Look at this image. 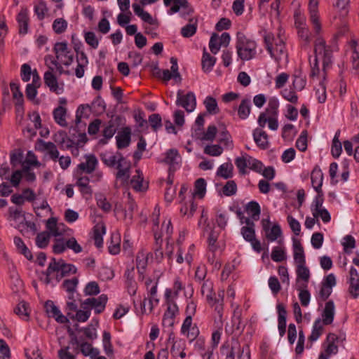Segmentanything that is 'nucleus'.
Wrapping results in <instances>:
<instances>
[{"label": "nucleus", "mask_w": 359, "mask_h": 359, "mask_svg": "<svg viewBox=\"0 0 359 359\" xmlns=\"http://www.w3.org/2000/svg\"><path fill=\"white\" fill-rule=\"evenodd\" d=\"M34 11L40 20L44 18L48 12V8L43 0H38L34 6Z\"/></svg>", "instance_id": "nucleus-57"}, {"label": "nucleus", "mask_w": 359, "mask_h": 359, "mask_svg": "<svg viewBox=\"0 0 359 359\" xmlns=\"http://www.w3.org/2000/svg\"><path fill=\"white\" fill-rule=\"evenodd\" d=\"M53 51L55 58L51 55L45 57V64H50L55 68V72L59 74H69L68 70H65L64 67H68L74 61V54L68 48L66 42H57L54 45Z\"/></svg>", "instance_id": "nucleus-1"}, {"label": "nucleus", "mask_w": 359, "mask_h": 359, "mask_svg": "<svg viewBox=\"0 0 359 359\" xmlns=\"http://www.w3.org/2000/svg\"><path fill=\"white\" fill-rule=\"evenodd\" d=\"M204 232L208 233V249L212 252H215L222 249L221 242L218 241L219 231H216L213 226L207 224L203 229Z\"/></svg>", "instance_id": "nucleus-9"}, {"label": "nucleus", "mask_w": 359, "mask_h": 359, "mask_svg": "<svg viewBox=\"0 0 359 359\" xmlns=\"http://www.w3.org/2000/svg\"><path fill=\"white\" fill-rule=\"evenodd\" d=\"M219 142L223 144L226 147L232 148L233 141L225 126L223 124L219 125Z\"/></svg>", "instance_id": "nucleus-38"}, {"label": "nucleus", "mask_w": 359, "mask_h": 359, "mask_svg": "<svg viewBox=\"0 0 359 359\" xmlns=\"http://www.w3.org/2000/svg\"><path fill=\"white\" fill-rule=\"evenodd\" d=\"M15 313L22 320H28L29 318V309L27 304L22 301L15 309Z\"/></svg>", "instance_id": "nucleus-46"}, {"label": "nucleus", "mask_w": 359, "mask_h": 359, "mask_svg": "<svg viewBox=\"0 0 359 359\" xmlns=\"http://www.w3.org/2000/svg\"><path fill=\"white\" fill-rule=\"evenodd\" d=\"M85 162L79 163L77 166V172L81 171L90 174L93 172L98 163L97 158L94 155H87L85 156Z\"/></svg>", "instance_id": "nucleus-17"}, {"label": "nucleus", "mask_w": 359, "mask_h": 359, "mask_svg": "<svg viewBox=\"0 0 359 359\" xmlns=\"http://www.w3.org/2000/svg\"><path fill=\"white\" fill-rule=\"evenodd\" d=\"M13 241L18 251L22 254L27 259L31 260L32 259V255L20 237L16 236L14 238Z\"/></svg>", "instance_id": "nucleus-48"}, {"label": "nucleus", "mask_w": 359, "mask_h": 359, "mask_svg": "<svg viewBox=\"0 0 359 359\" xmlns=\"http://www.w3.org/2000/svg\"><path fill=\"white\" fill-rule=\"evenodd\" d=\"M193 248V245L188 247H180L177 256V262L179 264L186 263L187 265H190L192 261L191 251Z\"/></svg>", "instance_id": "nucleus-19"}, {"label": "nucleus", "mask_w": 359, "mask_h": 359, "mask_svg": "<svg viewBox=\"0 0 359 359\" xmlns=\"http://www.w3.org/2000/svg\"><path fill=\"white\" fill-rule=\"evenodd\" d=\"M61 224L57 223V219L55 217L48 219L46 222V229H48V233L50 236L57 237L62 234V230L60 228Z\"/></svg>", "instance_id": "nucleus-32"}, {"label": "nucleus", "mask_w": 359, "mask_h": 359, "mask_svg": "<svg viewBox=\"0 0 359 359\" xmlns=\"http://www.w3.org/2000/svg\"><path fill=\"white\" fill-rule=\"evenodd\" d=\"M116 167L118 170L116 178L121 180L123 184L126 183L130 177V163L123 157Z\"/></svg>", "instance_id": "nucleus-13"}, {"label": "nucleus", "mask_w": 359, "mask_h": 359, "mask_svg": "<svg viewBox=\"0 0 359 359\" xmlns=\"http://www.w3.org/2000/svg\"><path fill=\"white\" fill-rule=\"evenodd\" d=\"M46 65L48 67V70L44 74L45 84L49 87L50 90L58 93L60 88L58 86L56 76L53 74L55 68L50 65V64H46Z\"/></svg>", "instance_id": "nucleus-14"}, {"label": "nucleus", "mask_w": 359, "mask_h": 359, "mask_svg": "<svg viewBox=\"0 0 359 359\" xmlns=\"http://www.w3.org/2000/svg\"><path fill=\"white\" fill-rule=\"evenodd\" d=\"M250 113V100L244 99L241 101L238 109V114L241 119H245Z\"/></svg>", "instance_id": "nucleus-47"}, {"label": "nucleus", "mask_w": 359, "mask_h": 359, "mask_svg": "<svg viewBox=\"0 0 359 359\" xmlns=\"http://www.w3.org/2000/svg\"><path fill=\"white\" fill-rule=\"evenodd\" d=\"M148 256L149 253L143 250L137 253L136 257V265L140 271L146 268L147 265Z\"/></svg>", "instance_id": "nucleus-52"}, {"label": "nucleus", "mask_w": 359, "mask_h": 359, "mask_svg": "<svg viewBox=\"0 0 359 359\" xmlns=\"http://www.w3.org/2000/svg\"><path fill=\"white\" fill-rule=\"evenodd\" d=\"M160 215L159 209L156 207L154 212V216L156 217L153 219L154 227L153 231L156 240L161 238L163 236H166V238L169 239L172 233V226L170 219L164 221L162 224L161 230L158 231V216Z\"/></svg>", "instance_id": "nucleus-6"}, {"label": "nucleus", "mask_w": 359, "mask_h": 359, "mask_svg": "<svg viewBox=\"0 0 359 359\" xmlns=\"http://www.w3.org/2000/svg\"><path fill=\"white\" fill-rule=\"evenodd\" d=\"M223 150L219 144H210L204 148V153L211 156H219L223 153Z\"/></svg>", "instance_id": "nucleus-58"}, {"label": "nucleus", "mask_w": 359, "mask_h": 359, "mask_svg": "<svg viewBox=\"0 0 359 359\" xmlns=\"http://www.w3.org/2000/svg\"><path fill=\"white\" fill-rule=\"evenodd\" d=\"M349 288L350 294L356 298L359 295V274L357 270L353 267L351 268L349 272Z\"/></svg>", "instance_id": "nucleus-16"}, {"label": "nucleus", "mask_w": 359, "mask_h": 359, "mask_svg": "<svg viewBox=\"0 0 359 359\" xmlns=\"http://www.w3.org/2000/svg\"><path fill=\"white\" fill-rule=\"evenodd\" d=\"M264 39L267 51L276 62L279 63L280 61L287 60V53L285 42L280 34L275 36L271 33H266Z\"/></svg>", "instance_id": "nucleus-2"}, {"label": "nucleus", "mask_w": 359, "mask_h": 359, "mask_svg": "<svg viewBox=\"0 0 359 359\" xmlns=\"http://www.w3.org/2000/svg\"><path fill=\"white\" fill-rule=\"evenodd\" d=\"M53 116L55 122L62 127H67V122L66 120L67 117V109L62 106H59L55 108L53 111Z\"/></svg>", "instance_id": "nucleus-30"}, {"label": "nucleus", "mask_w": 359, "mask_h": 359, "mask_svg": "<svg viewBox=\"0 0 359 359\" xmlns=\"http://www.w3.org/2000/svg\"><path fill=\"white\" fill-rule=\"evenodd\" d=\"M90 316V311L88 309L82 308L76 311L75 316H72V319H75L79 322H86Z\"/></svg>", "instance_id": "nucleus-61"}, {"label": "nucleus", "mask_w": 359, "mask_h": 359, "mask_svg": "<svg viewBox=\"0 0 359 359\" xmlns=\"http://www.w3.org/2000/svg\"><path fill=\"white\" fill-rule=\"evenodd\" d=\"M233 166L231 163H224L218 168L217 175L224 179L231 178L233 176Z\"/></svg>", "instance_id": "nucleus-35"}, {"label": "nucleus", "mask_w": 359, "mask_h": 359, "mask_svg": "<svg viewBox=\"0 0 359 359\" xmlns=\"http://www.w3.org/2000/svg\"><path fill=\"white\" fill-rule=\"evenodd\" d=\"M11 90L13 94V98L15 102V104L18 106V110L22 108V105L23 103V95L22 93L19 90V86L15 83H10Z\"/></svg>", "instance_id": "nucleus-42"}, {"label": "nucleus", "mask_w": 359, "mask_h": 359, "mask_svg": "<svg viewBox=\"0 0 359 359\" xmlns=\"http://www.w3.org/2000/svg\"><path fill=\"white\" fill-rule=\"evenodd\" d=\"M9 217L10 218L15 221L18 224V229L23 232L24 229L21 228V225L23 226L24 222L25 220V214L22 210L20 208H9Z\"/></svg>", "instance_id": "nucleus-26"}, {"label": "nucleus", "mask_w": 359, "mask_h": 359, "mask_svg": "<svg viewBox=\"0 0 359 359\" xmlns=\"http://www.w3.org/2000/svg\"><path fill=\"white\" fill-rule=\"evenodd\" d=\"M311 184L318 194H322L321 187L323 181V174L320 168H315L311 174Z\"/></svg>", "instance_id": "nucleus-23"}, {"label": "nucleus", "mask_w": 359, "mask_h": 359, "mask_svg": "<svg viewBox=\"0 0 359 359\" xmlns=\"http://www.w3.org/2000/svg\"><path fill=\"white\" fill-rule=\"evenodd\" d=\"M245 222L247 226H243L241 229V233L246 241L250 242L255 238V233L254 230L255 224L249 218H246Z\"/></svg>", "instance_id": "nucleus-33"}, {"label": "nucleus", "mask_w": 359, "mask_h": 359, "mask_svg": "<svg viewBox=\"0 0 359 359\" xmlns=\"http://www.w3.org/2000/svg\"><path fill=\"white\" fill-rule=\"evenodd\" d=\"M41 86L40 77L36 72L34 70L33 75V80L32 83H29L27 86L26 88V95L28 99L33 100L36 94H37V88Z\"/></svg>", "instance_id": "nucleus-20"}, {"label": "nucleus", "mask_w": 359, "mask_h": 359, "mask_svg": "<svg viewBox=\"0 0 359 359\" xmlns=\"http://www.w3.org/2000/svg\"><path fill=\"white\" fill-rule=\"evenodd\" d=\"M247 212L252 216L253 219L257 220L260 214V207L256 202H250L247 205Z\"/></svg>", "instance_id": "nucleus-60"}, {"label": "nucleus", "mask_w": 359, "mask_h": 359, "mask_svg": "<svg viewBox=\"0 0 359 359\" xmlns=\"http://www.w3.org/2000/svg\"><path fill=\"white\" fill-rule=\"evenodd\" d=\"M209 48L212 53L216 55L220 50L221 45L219 44V36L214 33L210 37L209 42Z\"/></svg>", "instance_id": "nucleus-62"}, {"label": "nucleus", "mask_w": 359, "mask_h": 359, "mask_svg": "<svg viewBox=\"0 0 359 359\" xmlns=\"http://www.w3.org/2000/svg\"><path fill=\"white\" fill-rule=\"evenodd\" d=\"M314 53H315V65H317L318 59L323 60V72L325 71L326 68L330 66L332 63V50L331 48L326 45L325 41L323 39L318 37L316 39L314 44ZM325 73L323 72V77L325 79Z\"/></svg>", "instance_id": "nucleus-5"}, {"label": "nucleus", "mask_w": 359, "mask_h": 359, "mask_svg": "<svg viewBox=\"0 0 359 359\" xmlns=\"http://www.w3.org/2000/svg\"><path fill=\"white\" fill-rule=\"evenodd\" d=\"M271 259L276 262H280L286 259L285 250L280 247H275L271 252Z\"/></svg>", "instance_id": "nucleus-63"}, {"label": "nucleus", "mask_w": 359, "mask_h": 359, "mask_svg": "<svg viewBox=\"0 0 359 359\" xmlns=\"http://www.w3.org/2000/svg\"><path fill=\"white\" fill-rule=\"evenodd\" d=\"M253 137L255 142L260 148L264 149L268 147V135L262 129H255L253 132Z\"/></svg>", "instance_id": "nucleus-27"}, {"label": "nucleus", "mask_w": 359, "mask_h": 359, "mask_svg": "<svg viewBox=\"0 0 359 359\" xmlns=\"http://www.w3.org/2000/svg\"><path fill=\"white\" fill-rule=\"evenodd\" d=\"M196 210V205L194 204L193 198H190L187 201L182 203L180 212L183 216L191 217Z\"/></svg>", "instance_id": "nucleus-34"}, {"label": "nucleus", "mask_w": 359, "mask_h": 359, "mask_svg": "<svg viewBox=\"0 0 359 359\" xmlns=\"http://www.w3.org/2000/svg\"><path fill=\"white\" fill-rule=\"evenodd\" d=\"M216 60L217 59L215 57L211 56L205 50H204L201 60L202 69L205 72H210L216 62Z\"/></svg>", "instance_id": "nucleus-31"}, {"label": "nucleus", "mask_w": 359, "mask_h": 359, "mask_svg": "<svg viewBox=\"0 0 359 359\" xmlns=\"http://www.w3.org/2000/svg\"><path fill=\"white\" fill-rule=\"evenodd\" d=\"M224 291L221 290L218 292L217 295H211V299H207L209 304L215 309L219 316V321L220 326L222 325V311L224 304Z\"/></svg>", "instance_id": "nucleus-11"}, {"label": "nucleus", "mask_w": 359, "mask_h": 359, "mask_svg": "<svg viewBox=\"0 0 359 359\" xmlns=\"http://www.w3.org/2000/svg\"><path fill=\"white\" fill-rule=\"evenodd\" d=\"M266 238L269 241H275L282 236V231L278 224H275L265 231Z\"/></svg>", "instance_id": "nucleus-45"}, {"label": "nucleus", "mask_w": 359, "mask_h": 359, "mask_svg": "<svg viewBox=\"0 0 359 359\" xmlns=\"http://www.w3.org/2000/svg\"><path fill=\"white\" fill-rule=\"evenodd\" d=\"M80 348L82 354L85 356H89L90 358L100 354L99 350L93 348L92 345L88 342L81 343Z\"/></svg>", "instance_id": "nucleus-50"}, {"label": "nucleus", "mask_w": 359, "mask_h": 359, "mask_svg": "<svg viewBox=\"0 0 359 359\" xmlns=\"http://www.w3.org/2000/svg\"><path fill=\"white\" fill-rule=\"evenodd\" d=\"M205 106L206 107L207 111L210 114H217L219 111V109L217 107V101L212 97H207L204 101Z\"/></svg>", "instance_id": "nucleus-59"}, {"label": "nucleus", "mask_w": 359, "mask_h": 359, "mask_svg": "<svg viewBox=\"0 0 359 359\" xmlns=\"http://www.w3.org/2000/svg\"><path fill=\"white\" fill-rule=\"evenodd\" d=\"M136 172L137 175L133 176L130 181V184L135 190L140 191L146 189V187H144L143 184V177L140 171L137 170Z\"/></svg>", "instance_id": "nucleus-54"}, {"label": "nucleus", "mask_w": 359, "mask_h": 359, "mask_svg": "<svg viewBox=\"0 0 359 359\" xmlns=\"http://www.w3.org/2000/svg\"><path fill=\"white\" fill-rule=\"evenodd\" d=\"M323 331V324L320 319H318L315 321L313 330L309 339L311 341H316L319 337L322 334Z\"/></svg>", "instance_id": "nucleus-49"}, {"label": "nucleus", "mask_w": 359, "mask_h": 359, "mask_svg": "<svg viewBox=\"0 0 359 359\" xmlns=\"http://www.w3.org/2000/svg\"><path fill=\"white\" fill-rule=\"evenodd\" d=\"M40 146L41 149L46 151L53 161H56L59 157V151L54 143L41 140L40 142Z\"/></svg>", "instance_id": "nucleus-29"}, {"label": "nucleus", "mask_w": 359, "mask_h": 359, "mask_svg": "<svg viewBox=\"0 0 359 359\" xmlns=\"http://www.w3.org/2000/svg\"><path fill=\"white\" fill-rule=\"evenodd\" d=\"M165 295L167 299L168 309L164 315L174 318L178 311V308L177 305L172 302V299H171L172 294L170 289L166 290Z\"/></svg>", "instance_id": "nucleus-39"}, {"label": "nucleus", "mask_w": 359, "mask_h": 359, "mask_svg": "<svg viewBox=\"0 0 359 359\" xmlns=\"http://www.w3.org/2000/svg\"><path fill=\"white\" fill-rule=\"evenodd\" d=\"M170 62L172 64L170 71L168 69L163 70L162 79L164 81H169L171 79H173L177 83H180L182 77L178 71L177 60L175 57H171Z\"/></svg>", "instance_id": "nucleus-15"}, {"label": "nucleus", "mask_w": 359, "mask_h": 359, "mask_svg": "<svg viewBox=\"0 0 359 359\" xmlns=\"http://www.w3.org/2000/svg\"><path fill=\"white\" fill-rule=\"evenodd\" d=\"M338 337L336 334L330 333L327 337V345L323 352H322L318 359H328L330 355H334L338 352V346L335 344Z\"/></svg>", "instance_id": "nucleus-12"}, {"label": "nucleus", "mask_w": 359, "mask_h": 359, "mask_svg": "<svg viewBox=\"0 0 359 359\" xmlns=\"http://www.w3.org/2000/svg\"><path fill=\"white\" fill-rule=\"evenodd\" d=\"M106 232L105 226L103 222H98L93 228V239L95 245L98 248H102L103 244L102 236Z\"/></svg>", "instance_id": "nucleus-25"}, {"label": "nucleus", "mask_w": 359, "mask_h": 359, "mask_svg": "<svg viewBox=\"0 0 359 359\" xmlns=\"http://www.w3.org/2000/svg\"><path fill=\"white\" fill-rule=\"evenodd\" d=\"M220 337H221V333L219 330H217L212 333V340H211V346L210 347H208L207 351L204 354H202V356L205 359L210 358V357L212 354L213 349L217 346V345L219 342Z\"/></svg>", "instance_id": "nucleus-37"}, {"label": "nucleus", "mask_w": 359, "mask_h": 359, "mask_svg": "<svg viewBox=\"0 0 359 359\" xmlns=\"http://www.w3.org/2000/svg\"><path fill=\"white\" fill-rule=\"evenodd\" d=\"M45 309L48 316L54 318L57 322L60 323H65L69 321L67 317L61 313L59 309L54 304L52 301H47L46 302Z\"/></svg>", "instance_id": "nucleus-18"}, {"label": "nucleus", "mask_w": 359, "mask_h": 359, "mask_svg": "<svg viewBox=\"0 0 359 359\" xmlns=\"http://www.w3.org/2000/svg\"><path fill=\"white\" fill-rule=\"evenodd\" d=\"M90 180L86 176L79 177L76 182V185L79 187L81 192L83 194L90 196L92 194L91 187L89 186Z\"/></svg>", "instance_id": "nucleus-41"}, {"label": "nucleus", "mask_w": 359, "mask_h": 359, "mask_svg": "<svg viewBox=\"0 0 359 359\" xmlns=\"http://www.w3.org/2000/svg\"><path fill=\"white\" fill-rule=\"evenodd\" d=\"M206 191V182L204 179L199 178L196 181L194 196L203 198Z\"/></svg>", "instance_id": "nucleus-56"}, {"label": "nucleus", "mask_w": 359, "mask_h": 359, "mask_svg": "<svg viewBox=\"0 0 359 359\" xmlns=\"http://www.w3.org/2000/svg\"><path fill=\"white\" fill-rule=\"evenodd\" d=\"M339 132H337L335 134V135L333 138V140H332L331 152H332V155L334 158H338L341 155V153L342 151L341 143L339 140Z\"/></svg>", "instance_id": "nucleus-55"}, {"label": "nucleus", "mask_w": 359, "mask_h": 359, "mask_svg": "<svg viewBox=\"0 0 359 359\" xmlns=\"http://www.w3.org/2000/svg\"><path fill=\"white\" fill-rule=\"evenodd\" d=\"M60 264H61L60 260L57 262L55 260V259H52L51 262L49 264L47 271L44 273L46 277L43 280V282L46 284H49L50 283V276L51 275V273H53V272H55V271H57V272L60 271Z\"/></svg>", "instance_id": "nucleus-43"}, {"label": "nucleus", "mask_w": 359, "mask_h": 359, "mask_svg": "<svg viewBox=\"0 0 359 359\" xmlns=\"http://www.w3.org/2000/svg\"><path fill=\"white\" fill-rule=\"evenodd\" d=\"M316 97L320 103H324L327 99L326 86L323 81L319 82L315 88Z\"/></svg>", "instance_id": "nucleus-53"}, {"label": "nucleus", "mask_w": 359, "mask_h": 359, "mask_svg": "<svg viewBox=\"0 0 359 359\" xmlns=\"http://www.w3.org/2000/svg\"><path fill=\"white\" fill-rule=\"evenodd\" d=\"M152 283V281L151 280H147L146 281V285L147 289L149 290V292L150 294V299L148 302V310L149 311H151L153 309V302H155L156 304L158 303V299L156 298V287H157V283L154 282L153 283L151 288L149 289V285Z\"/></svg>", "instance_id": "nucleus-36"}, {"label": "nucleus", "mask_w": 359, "mask_h": 359, "mask_svg": "<svg viewBox=\"0 0 359 359\" xmlns=\"http://www.w3.org/2000/svg\"><path fill=\"white\" fill-rule=\"evenodd\" d=\"M131 130L128 127L123 128L116 137L118 149L126 147L130 142Z\"/></svg>", "instance_id": "nucleus-21"}, {"label": "nucleus", "mask_w": 359, "mask_h": 359, "mask_svg": "<svg viewBox=\"0 0 359 359\" xmlns=\"http://www.w3.org/2000/svg\"><path fill=\"white\" fill-rule=\"evenodd\" d=\"M181 157L176 149H170L166 153V156L164 159V162L169 164L170 167H174L175 165L179 164L180 162Z\"/></svg>", "instance_id": "nucleus-44"}, {"label": "nucleus", "mask_w": 359, "mask_h": 359, "mask_svg": "<svg viewBox=\"0 0 359 359\" xmlns=\"http://www.w3.org/2000/svg\"><path fill=\"white\" fill-rule=\"evenodd\" d=\"M296 272L297 276V281H303L302 287H306V284L310 279V271L309 268L306 266V264L297 265Z\"/></svg>", "instance_id": "nucleus-28"}, {"label": "nucleus", "mask_w": 359, "mask_h": 359, "mask_svg": "<svg viewBox=\"0 0 359 359\" xmlns=\"http://www.w3.org/2000/svg\"><path fill=\"white\" fill-rule=\"evenodd\" d=\"M279 107L278 100L276 98H272L269 101L268 107L265 112L260 114L258 118V124L264 128L266 123H269V128L272 130H276L278 128L277 120L278 109Z\"/></svg>", "instance_id": "nucleus-4"}, {"label": "nucleus", "mask_w": 359, "mask_h": 359, "mask_svg": "<svg viewBox=\"0 0 359 359\" xmlns=\"http://www.w3.org/2000/svg\"><path fill=\"white\" fill-rule=\"evenodd\" d=\"M123 157L121 153H116V154H104L102 156V159L107 166L114 167Z\"/></svg>", "instance_id": "nucleus-51"}, {"label": "nucleus", "mask_w": 359, "mask_h": 359, "mask_svg": "<svg viewBox=\"0 0 359 359\" xmlns=\"http://www.w3.org/2000/svg\"><path fill=\"white\" fill-rule=\"evenodd\" d=\"M176 104L184 108L187 112L194 111L196 107V99L194 93L189 92L186 95H183L182 90H178Z\"/></svg>", "instance_id": "nucleus-8"}, {"label": "nucleus", "mask_w": 359, "mask_h": 359, "mask_svg": "<svg viewBox=\"0 0 359 359\" xmlns=\"http://www.w3.org/2000/svg\"><path fill=\"white\" fill-rule=\"evenodd\" d=\"M334 316V304L332 301L325 304L323 314L322 323L323 325H330L332 323Z\"/></svg>", "instance_id": "nucleus-24"}, {"label": "nucleus", "mask_w": 359, "mask_h": 359, "mask_svg": "<svg viewBox=\"0 0 359 359\" xmlns=\"http://www.w3.org/2000/svg\"><path fill=\"white\" fill-rule=\"evenodd\" d=\"M318 0H309V20L314 33L318 35L322 30V25L318 15Z\"/></svg>", "instance_id": "nucleus-7"}, {"label": "nucleus", "mask_w": 359, "mask_h": 359, "mask_svg": "<svg viewBox=\"0 0 359 359\" xmlns=\"http://www.w3.org/2000/svg\"><path fill=\"white\" fill-rule=\"evenodd\" d=\"M107 302V296L102 294L97 298L90 297L86 299L81 304V308L88 309L90 311L94 309L97 313H100L104 311Z\"/></svg>", "instance_id": "nucleus-10"}, {"label": "nucleus", "mask_w": 359, "mask_h": 359, "mask_svg": "<svg viewBox=\"0 0 359 359\" xmlns=\"http://www.w3.org/2000/svg\"><path fill=\"white\" fill-rule=\"evenodd\" d=\"M236 51L242 60L253 59L257 54V43L242 33H238L236 41Z\"/></svg>", "instance_id": "nucleus-3"}, {"label": "nucleus", "mask_w": 359, "mask_h": 359, "mask_svg": "<svg viewBox=\"0 0 359 359\" xmlns=\"http://www.w3.org/2000/svg\"><path fill=\"white\" fill-rule=\"evenodd\" d=\"M67 27V22L63 18H57L53 23V29L57 34L64 32Z\"/></svg>", "instance_id": "nucleus-64"}, {"label": "nucleus", "mask_w": 359, "mask_h": 359, "mask_svg": "<svg viewBox=\"0 0 359 359\" xmlns=\"http://www.w3.org/2000/svg\"><path fill=\"white\" fill-rule=\"evenodd\" d=\"M293 256L296 265L306 264V259L304 248L297 240L293 241Z\"/></svg>", "instance_id": "nucleus-22"}, {"label": "nucleus", "mask_w": 359, "mask_h": 359, "mask_svg": "<svg viewBox=\"0 0 359 359\" xmlns=\"http://www.w3.org/2000/svg\"><path fill=\"white\" fill-rule=\"evenodd\" d=\"M197 29V19L191 18L189 23L183 27L181 29V34L184 37L188 38L193 36Z\"/></svg>", "instance_id": "nucleus-40"}]
</instances>
